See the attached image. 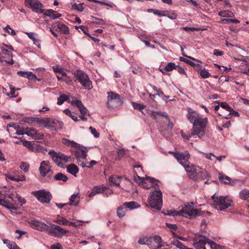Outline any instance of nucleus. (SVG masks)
<instances>
[{"mask_svg":"<svg viewBox=\"0 0 249 249\" xmlns=\"http://www.w3.org/2000/svg\"><path fill=\"white\" fill-rule=\"evenodd\" d=\"M67 99V97L66 96L61 95L58 98L57 104L59 105H61L64 102V101H66Z\"/></svg>","mask_w":249,"mask_h":249,"instance_id":"nucleus-54","label":"nucleus"},{"mask_svg":"<svg viewBox=\"0 0 249 249\" xmlns=\"http://www.w3.org/2000/svg\"><path fill=\"white\" fill-rule=\"evenodd\" d=\"M208 124L207 118H202L200 117L193 123L192 132L188 135H185L182 131L181 132V136L187 140H189L192 137L197 136L200 138L204 136L205 128Z\"/></svg>","mask_w":249,"mask_h":249,"instance_id":"nucleus-1","label":"nucleus"},{"mask_svg":"<svg viewBox=\"0 0 249 249\" xmlns=\"http://www.w3.org/2000/svg\"><path fill=\"white\" fill-rule=\"evenodd\" d=\"M211 240L200 233L196 234L193 239V245L196 249H209Z\"/></svg>","mask_w":249,"mask_h":249,"instance_id":"nucleus-7","label":"nucleus"},{"mask_svg":"<svg viewBox=\"0 0 249 249\" xmlns=\"http://www.w3.org/2000/svg\"><path fill=\"white\" fill-rule=\"evenodd\" d=\"M213 200V205L214 207L218 210H224L231 205L232 200L228 196H218L214 194L212 196Z\"/></svg>","mask_w":249,"mask_h":249,"instance_id":"nucleus-6","label":"nucleus"},{"mask_svg":"<svg viewBox=\"0 0 249 249\" xmlns=\"http://www.w3.org/2000/svg\"><path fill=\"white\" fill-rule=\"evenodd\" d=\"M193 205V203H188L185 205L182 210L178 211H169L166 214L173 216H182L189 219L193 218L196 216L202 214V212L198 209H194Z\"/></svg>","mask_w":249,"mask_h":249,"instance_id":"nucleus-2","label":"nucleus"},{"mask_svg":"<svg viewBox=\"0 0 249 249\" xmlns=\"http://www.w3.org/2000/svg\"><path fill=\"white\" fill-rule=\"evenodd\" d=\"M62 142L65 145L67 146H71L72 147H75L78 146L79 144L73 141H71L66 138H63Z\"/></svg>","mask_w":249,"mask_h":249,"instance_id":"nucleus-34","label":"nucleus"},{"mask_svg":"<svg viewBox=\"0 0 249 249\" xmlns=\"http://www.w3.org/2000/svg\"><path fill=\"white\" fill-rule=\"evenodd\" d=\"M80 201V196L78 193L73 194L70 198L69 202L67 203L68 205L77 206Z\"/></svg>","mask_w":249,"mask_h":249,"instance_id":"nucleus-25","label":"nucleus"},{"mask_svg":"<svg viewBox=\"0 0 249 249\" xmlns=\"http://www.w3.org/2000/svg\"><path fill=\"white\" fill-rule=\"evenodd\" d=\"M71 104L73 106H75L78 107H80L83 104L82 103V102L80 100H73L71 102Z\"/></svg>","mask_w":249,"mask_h":249,"instance_id":"nucleus-55","label":"nucleus"},{"mask_svg":"<svg viewBox=\"0 0 249 249\" xmlns=\"http://www.w3.org/2000/svg\"><path fill=\"white\" fill-rule=\"evenodd\" d=\"M53 69L55 73H59V74L64 70L63 68L59 66H53Z\"/></svg>","mask_w":249,"mask_h":249,"instance_id":"nucleus-62","label":"nucleus"},{"mask_svg":"<svg viewBox=\"0 0 249 249\" xmlns=\"http://www.w3.org/2000/svg\"><path fill=\"white\" fill-rule=\"evenodd\" d=\"M172 244L179 249H183L185 245L178 240L173 241Z\"/></svg>","mask_w":249,"mask_h":249,"instance_id":"nucleus-53","label":"nucleus"},{"mask_svg":"<svg viewBox=\"0 0 249 249\" xmlns=\"http://www.w3.org/2000/svg\"><path fill=\"white\" fill-rule=\"evenodd\" d=\"M200 69L201 68L199 69V70H198L199 71V74H200L202 78H207L211 76V74L209 72L208 70H207L205 69H204L203 70Z\"/></svg>","mask_w":249,"mask_h":249,"instance_id":"nucleus-44","label":"nucleus"},{"mask_svg":"<svg viewBox=\"0 0 249 249\" xmlns=\"http://www.w3.org/2000/svg\"><path fill=\"white\" fill-rule=\"evenodd\" d=\"M7 177L12 180L16 181H24L25 180V177L24 175H22L18 178H16L13 175H8Z\"/></svg>","mask_w":249,"mask_h":249,"instance_id":"nucleus-47","label":"nucleus"},{"mask_svg":"<svg viewBox=\"0 0 249 249\" xmlns=\"http://www.w3.org/2000/svg\"><path fill=\"white\" fill-rule=\"evenodd\" d=\"M20 168L22 169L25 173H27L29 171V164L25 162H22L20 165Z\"/></svg>","mask_w":249,"mask_h":249,"instance_id":"nucleus-49","label":"nucleus"},{"mask_svg":"<svg viewBox=\"0 0 249 249\" xmlns=\"http://www.w3.org/2000/svg\"><path fill=\"white\" fill-rule=\"evenodd\" d=\"M67 170L69 173L75 177L76 176V174L79 171L78 167L74 164H71L67 166Z\"/></svg>","mask_w":249,"mask_h":249,"instance_id":"nucleus-31","label":"nucleus"},{"mask_svg":"<svg viewBox=\"0 0 249 249\" xmlns=\"http://www.w3.org/2000/svg\"><path fill=\"white\" fill-rule=\"evenodd\" d=\"M63 81L65 82L66 83L69 85H71L73 84V82L71 79V77L69 76L68 75L66 76V77H64Z\"/></svg>","mask_w":249,"mask_h":249,"instance_id":"nucleus-58","label":"nucleus"},{"mask_svg":"<svg viewBox=\"0 0 249 249\" xmlns=\"http://www.w3.org/2000/svg\"><path fill=\"white\" fill-rule=\"evenodd\" d=\"M4 30L6 32L12 36H15L16 34V32L12 29L9 25H7L4 28Z\"/></svg>","mask_w":249,"mask_h":249,"instance_id":"nucleus-57","label":"nucleus"},{"mask_svg":"<svg viewBox=\"0 0 249 249\" xmlns=\"http://www.w3.org/2000/svg\"><path fill=\"white\" fill-rule=\"evenodd\" d=\"M62 126V122L50 118H44L43 126L51 131L61 129Z\"/></svg>","mask_w":249,"mask_h":249,"instance_id":"nucleus-10","label":"nucleus"},{"mask_svg":"<svg viewBox=\"0 0 249 249\" xmlns=\"http://www.w3.org/2000/svg\"><path fill=\"white\" fill-rule=\"evenodd\" d=\"M60 155V158L61 161H63L65 162H68L71 161V159L69 156H67L65 155L64 154L59 153Z\"/></svg>","mask_w":249,"mask_h":249,"instance_id":"nucleus-51","label":"nucleus"},{"mask_svg":"<svg viewBox=\"0 0 249 249\" xmlns=\"http://www.w3.org/2000/svg\"><path fill=\"white\" fill-rule=\"evenodd\" d=\"M64 112L67 115L69 116L75 122L78 121L77 117L75 116L72 112H71V111L69 109H65Z\"/></svg>","mask_w":249,"mask_h":249,"instance_id":"nucleus-46","label":"nucleus"},{"mask_svg":"<svg viewBox=\"0 0 249 249\" xmlns=\"http://www.w3.org/2000/svg\"><path fill=\"white\" fill-rule=\"evenodd\" d=\"M75 148L78 149V150H77L74 152L75 156L77 158V160L80 159L83 160H86V161H87L88 163V161L87 160V153L88 151V149H87V148L80 144H79L78 146L75 147Z\"/></svg>","mask_w":249,"mask_h":249,"instance_id":"nucleus-16","label":"nucleus"},{"mask_svg":"<svg viewBox=\"0 0 249 249\" xmlns=\"http://www.w3.org/2000/svg\"><path fill=\"white\" fill-rule=\"evenodd\" d=\"M52 27L56 29V31L61 34H68L69 33L68 27L60 22H56L53 24Z\"/></svg>","mask_w":249,"mask_h":249,"instance_id":"nucleus-22","label":"nucleus"},{"mask_svg":"<svg viewBox=\"0 0 249 249\" xmlns=\"http://www.w3.org/2000/svg\"><path fill=\"white\" fill-rule=\"evenodd\" d=\"M188 113L186 115V117L188 120L191 123H194L199 117L198 114L196 111L189 107L186 108Z\"/></svg>","mask_w":249,"mask_h":249,"instance_id":"nucleus-21","label":"nucleus"},{"mask_svg":"<svg viewBox=\"0 0 249 249\" xmlns=\"http://www.w3.org/2000/svg\"><path fill=\"white\" fill-rule=\"evenodd\" d=\"M149 239V237H143L141 238L139 241V244L141 245H145L148 244V240Z\"/></svg>","mask_w":249,"mask_h":249,"instance_id":"nucleus-59","label":"nucleus"},{"mask_svg":"<svg viewBox=\"0 0 249 249\" xmlns=\"http://www.w3.org/2000/svg\"><path fill=\"white\" fill-rule=\"evenodd\" d=\"M157 115L162 116L168 120H169L168 116L167 114L165 112H160V111H153L152 114L151 115L152 117L154 119H156V116Z\"/></svg>","mask_w":249,"mask_h":249,"instance_id":"nucleus-38","label":"nucleus"},{"mask_svg":"<svg viewBox=\"0 0 249 249\" xmlns=\"http://www.w3.org/2000/svg\"><path fill=\"white\" fill-rule=\"evenodd\" d=\"M126 213V208L122 205L117 209V215L120 217L122 218L125 215Z\"/></svg>","mask_w":249,"mask_h":249,"instance_id":"nucleus-40","label":"nucleus"},{"mask_svg":"<svg viewBox=\"0 0 249 249\" xmlns=\"http://www.w3.org/2000/svg\"><path fill=\"white\" fill-rule=\"evenodd\" d=\"M22 142L24 146L27 147L32 152L41 153H45L47 152V150L45 148L37 143L32 142L25 140L22 141Z\"/></svg>","mask_w":249,"mask_h":249,"instance_id":"nucleus-13","label":"nucleus"},{"mask_svg":"<svg viewBox=\"0 0 249 249\" xmlns=\"http://www.w3.org/2000/svg\"><path fill=\"white\" fill-rule=\"evenodd\" d=\"M108 97H107V104L108 107H110V105L111 104V101L112 100H117L119 101L121 100L120 95L116 93L113 91H110L107 92Z\"/></svg>","mask_w":249,"mask_h":249,"instance_id":"nucleus-29","label":"nucleus"},{"mask_svg":"<svg viewBox=\"0 0 249 249\" xmlns=\"http://www.w3.org/2000/svg\"><path fill=\"white\" fill-rule=\"evenodd\" d=\"M149 205L152 208L160 210L162 206V195L161 191L158 188H155L154 191L151 193L148 197Z\"/></svg>","mask_w":249,"mask_h":249,"instance_id":"nucleus-5","label":"nucleus"},{"mask_svg":"<svg viewBox=\"0 0 249 249\" xmlns=\"http://www.w3.org/2000/svg\"><path fill=\"white\" fill-rule=\"evenodd\" d=\"M26 123H31L33 126H43L44 118L31 117L26 119Z\"/></svg>","mask_w":249,"mask_h":249,"instance_id":"nucleus-23","label":"nucleus"},{"mask_svg":"<svg viewBox=\"0 0 249 249\" xmlns=\"http://www.w3.org/2000/svg\"><path fill=\"white\" fill-rule=\"evenodd\" d=\"M18 74L29 80H34V79L36 78V76L31 71H20L18 72Z\"/></svg>","mask_w":249,"mask_h":249,"instance_id":"nucleus-30","label":"nucleus"},{"mask_svg":"<svg viewBox=\"0 0 249 249\" xmlns=\"http://www.w3.org/2000/svg\"><path fill=\"white\" fill-rule=\"evenodd\" d=\"M53 178L56 180H61L63 182H66L68 179L65 175L61 173H58L56 174L53 177Z\"/></svg>","mask_w":249,"mask_h":249,"instance_id":"nucleus-36","label":"nucleus"},{"mask_svg":"<svg viewBox=\"0 0 249 249\" xmlns=\"http://www.w3.org/2000/svg\"><path fill=\"white\" fill-rule=\"evenodd\" d=\"M208 246H210V248H209V249H225V247L224 246L218 245L212 240L210 242Z\"/></svg>","mask_w":249,"mask_h":249,"instance_id":"nucleus-41","label":"nucleus"},{"mask_svg":"<svg viewBox=\"0 0 249 249\" xmlns=\"http://www.w3.org/2000/svg\"><path fill=\"white\" fill-rule=\"evenodd\" d=\"M94 191L97 194L104 193L107 188L106 186H96L93 187Z\"/></svg>","mask_w":249,"mask_h":249,"instance_id":"nucleus-43","label":"nucleus"},{"mask_svg":"<svg viewBox=\"0 0 249 249\" xmlns=\"http://www.w3.org/2000/svg\"><path fill=\"white\" fill-rule=\"evenodd\" d=\"M43 14L44 16L49 17L53 19L58 18L62 16L61 14L52 9L45 10Z\"/></svg>","mask_w":249,"mask_h":249,"instance_id":"nucleus-26","label":"nucleus"},{"mask_svg":"<svg viewBox=\"0 0 249 249\" xmlns=\"http://www.w3.org/2000/svg\"><path fill=\"white\" fill-rule=\"evenodd\" d=\"M47 224H49L47 233L50 235L55 237L61 238L66 233L68 232L67 230L64 229L58 225L48 222Z\"/></svg>","mask_w":249,"mask_h":249,"instance_id":"nucleus-9","label":"nucleus"},{"mask_svg":"<svg viewBox=\"0 0 249 249\" xmlns=\"http://www.w3.org/2000/svg\"><path fill=\"white\" fill-rule=\"evenodd\" d=\"M71 8L73 10H77V11L81 12H83L84 10V7L83 6V5L84 4V3L83 2L80 3L79 4H77L76 3L73 2V3H71Z\"/></svg>","mask_w":249,"mask_h":249,"instance_id":"nucleus-35","label":"nucleus"},{"mask_svg":"<svg viewBox=\"0 0 249 249\" xmlns=\"http://www.w3.org/2000/svg\"><path fill=\"white\" fill-rule=\"evenodd\" d=\"M232 13L228 10L221 11L219 12L218 15L223 17H231Z\"/></svg>","mask_w":249,"mask_h":249,"instance_id":"nucleus-48","label":"nucleus"},{"mask_svg":"<svg viewBox=\"0 0 249 249\" xmlns=\"http://www.w3.org/2000/svg\"><path fill=\"white\" fill-rule=\"evenodd\" d=\"M187 57L190 59L194 60L195 61L197 62L198 63H196L191 60H189L188 59L183 57H180L179 58V60L181 61L184 62L185 63L189 64L190 66H191L192 67H195L196 69L197 70H199V69L201 68V66L199 64V63H202V62L201 61L196 59L194 58H193L192 57H191V56H187Z\"/></svg>","mask_w":249,"mask_h":249,"instance_id":"nucleus-19","label":"nucleus"},{"mask_svg":"<svg viewBox=\"0 0 249 249\" xmlns=\"http://www.w3.org/2000/svg\"><path fill=\"white\" fill-rule=\"evenodd\" d=\"M51 171V166L48 160H43L41 162L39 171L42 177H45Z\"/></svg>","mask_w":249,"mask_h":249,"instance_id":"nucleus-17","label":"nucleus"},{"mask_svg":"<svg viewBox=\"0 0 249 249\" xmlns=\"http://www.w3.org/2000/svg\"><path fill=\"white\" fill-rule=\"evenodd\" d=\"M25 4L36 13H43L44 12L43 4L38 0H25Z\"/></svg>","mask_w":249,"mask_h":249,"instance_id":"nucleus-14","label":"nucleus"},{"mask_svg":"<svg viewBox=\"0 0 249 249\" xmlns=\"http://www.w3.org/2000/svg\"><path fill=\"white\" fill-rule=\"evenodd\" d=\"M33 195L42 203H48L52 199V195L50 192L40 190L33 192Z\"/></svg>","mask_w":249,"mask_h":249,"instance_id":"nucleus-11","label":"nucleus"},{"mask_svg":"<svg viewBox=\"0 0 249 249\" xmlns=\"http://www.w3.org/2000/svg\"><path fill=\"white\" fill-rule=\"evenodd\" d=\"M132 103L133 108L135 109H138L140 111H142V110L144 109L145 107V106L142 104H140L134 102H132Z\"/></svg>","mask_w":249,"mask_h":249,"instance_id":"nucleus-52","label":"nucleus"},{"mask_svg":"<svg viewBox=\"0 0 249 249\" xmlns=\"http://www.w3.org/2000/svg\"><path fill=\"white\" fill-rule=\"evenodd\" d=\"M177 65L175 63L173 62H169L168 63L165 67L164 68L165 71H172L173 70H175L176 68Z\"/></svg>","mask_w":249,"mask_h":249,"instance_id":"nucleus-45","label":"nucleus"},{"mask_svg":"<svg viewBox=\"0 0 249 249\" xmlns=\"http://www.w3.org/2000/svg\"><path fill=\"white\" fill-rule=\"evenodd\" d=\"M73 75L85 89H92V83L89 77L83 71L77 70L73 73Z\"/></svg>","mask_w":249,"mask_h":249,"instance_id":"nucleus-8","label":"nucleus"},{"mask_svg":"<svg viewBox=\"0 0 249 249\" xmlns=\"http://www.w3.org/2000/svg\"><path fill=\"white\" fill-rule=\"evenodd\" d=\"M220 106L223 108L225 109V110L230 111L231 109V108L227 103L222 102L220 104Z\"/></svg>","mask_w":249,"mask_h":249,"instance_id":"nucleus-60","label":"nucleus"},{"mask_svg":"<svg viewBox=\"0 0 249 249\" xmlns=\"http://www.w3.org/2000/svg\"><path fill=\"white\" fill-rule=\"evenodd\" d=\"M177 14L174 11H169L168 10L165 11L164 17H167L171 19H175L177 18Z\"/></svg>","mask_w":249,"mask_h":249,"instance_id":"nucleus-39","label":"nucleus"},{"mask_svg":"<svg viewBox=\"0 0 249 249\" xmlns=\"http://www.w3.org/2000/svg\"><path fill=\"white\" fill-rule=\"evenodd\" d=\"M239 197L244 200L249 202V190L244 189L239 192Z\"/></svg>","mask_w":249,"mask_h":249,"instance_id":"nucleus-33","label":"nucleus"},{"mask_svg":"<svg viewBox=\"0 0 249 249\" xmlns=\"http://www.w3.org/2000/svg\"><path fill=\"white\" fill-rule=\"evenodd\" d=\"M134 168L138 169V171H134V179L143 188L149 189L151 187H155L156 186L158 185L153 178H150L149 177L141 178L138 175V172L140 173L141 171H142V169L141 165H136L134 166Z\"/></svg>","mask_w":249,"mask_h":249,"instance_id":"nucleus-4","label":"nucleus"},{"mask_svg":"<svg viewBox=\"0 0 249 249\" xmlns=\"http://www.w3.org/2000/svg\"><path fill=\"white\" fill-rule=\"evenodd\" d=\"M25 134L34 139L40 140L44 137L43 133H38L37 130L35 128H28Z\"/></svg>","mask_w":249,"mask_h":249,"instance_id":"nucleus-20","label":"nucleus"},{"mask_svg":"<svg viewBox=\"0 0 249 249\" xmlns=\"http://www.w3.org/2000/svg\"><path fill=\"white\" fill-rule=\"evenodd\" d=\"M219 180L225 184H230L233 185L235 183V181L232 180L231 178L227 176L223 175L221 174H219Z\"/></svg>","mask_w":249,"mask_h":249,"instance_id":"nucleus-28","label":"nucleus"},{"mask_svg":"<svg viewBox=\"0 0 249 249\" xmlns=\"http://www.w3.org/2000/svg\"><path fill=\"white\" fill-rule=\"evenodd\" d=\"M123 205L125 208H128L129 210H132L138 207V203L133 201L126 202L124 203Z\"/></svg>","mask_w":249,"mask_h":249,"instance_id":"nucleus-37","label":"nucleus"},{"mask_svg":"<svg viewBox=\"0 0 249 249\" xmlns=\"http://www.w3.org/2000/svg\"><path fill=\"white\" fill-rule=\"evenodd\" d=\"M6 194H2L0 191V204L5 206V204L7 203V201L6 200Z\"/></svg>","mask_w":249,"mask_h":249,"instance_id":"nucleus-50","label":"nucleus"},{"mask_svg":"<svg viewBox=\"0 0 249 249\" xmlns=\"http://www.w3.org/2000/svg\"><path fill=\"white\" fill-rule=\"evenodd\" d=\"M0 62L4 65L13 64L14 61L12 53L8 49L1 48L0 52Z\"/></svg>","mask_w":249,"mask_h":249,"instance_id":"nucleus-12","label":"nucleus"},{"mask_svg":"<svg viewBox=\"0 0 249 249\" xmlns=\"http://www.w3.org/2000/svg\"><path fill=\"white\" fill-rule=\"evenodd\" d=\"M54 222H55L58 224H62L63 225H68L69 221L64 217L57 216L56 219L53 220Z\"/></svg>","mask_w":249,"mask_h":249,"instance_id":"nucleus-42","label":"nucleus"},{"mask_svg":"<svg viewBox=\"0 0 249 249\" xmlns=\"http://www.w3.org/2000/svg\"><path fill=\"white\" fill-rule=\"evenodd\" d=\"M121 178V176L113 175L109 178L108 180L110 182L112 183L114 185L117 186H119Z\"/></svg>","mask_w":249,"mask_h":249,"instance_id":"nucleus-32","label":"nucleus"},{"mask_svg":"<svg viewBox=\"0 0 249 249\" xmlns=\"http://www.w3.org/2000/svg\"><path fill=\"white\" fill-rule=\"evenodd\" d=\"M89 129L90 130L91 134L95 137V138H98L100 136L99 133L92 126H90L89 127Z\"/></svg>","mask_w":249,"mask_h":249,"instance_id":"nucleus-56","label":"nucleus"},{"mask_svg":"<svg viewBox=\"0 0 249 249\" xmlns=\"http://www.w3.org/2000/svg\"><path fill=\"white\" fill-rule=\"evenodd\" d=\"M31 226L38 231H46L48 233L49 224H46L44 222L38 221H35L31 223Z\"/></svg>","mask_w":249,"mask_h":249,"instance_id":"nucleus-18","label":"nucleus"},{"mask_svg":"<svg viewBox=\"0 0 249 249\" xmlns=\"http://www.w3.org/2000/svg\"><path fill=\"white\" fill-rule=\"evenodd\" d=\"M51 249H63V248L59 243H57L52 245L51 246Z\"/></svg>","mask_w":249,"mask_h":249,"instance_id":"nucleus-63","label":"nucleus"},{"mask_svg":"<svg viewBox=\"0 0 249 249\" xmlns=\"http://www.w3.org/2000/svg\"><path fill=\"white\" fill-rule=\"evenodd\" d=\"M169 153L171 154H173L174 157L183 167L184 165H187L190 163L188 162V160L190 158V155L188 151H185L183 153H180L178 152H169Z\"/></svg>","mask_w":249,"mask_h":249,"instance_id":"nucleus-15","label":"nucleus"},{"mask_svg":"<svg viewBox=\"0 0 249 249\" xmlns=\"http://www.w3.org/2000/svg\"><path fill=\"white\" fill-rule=\"evenodd\" d=\"M8 247L9 249H20V248L16 245L15 242L9 243Z\"/></svg>","mask_w":249,"mask_h":249,"instance_id":"nucleus-64","label":"nucleus"},{"mask_svg":"<svg viewBox=\"0 0 249 249\" xmlns=\"http://www.w3.org/2000/svg\"><path fill=\"white\" fill-rule=\"evenodd\" d=\"M188 177L193 179L205 178L210 177L209 174L204 169L190 163L184 165Z\"/></svg>","mask_w":249,"mask_h":249,"instance_id":"nucleus-3","label":"nucleus"},{"mask_svg":"<svg viewBox=\"0 0 249 249\" xmlns=\"http://www.w3.org/2000/svg\"><path fill=\"white\" fill-rule=\"evenodd\" d=\"M49 154L53 160L56 163L57 165L60 167H63V163L61 162L60 155L59 153H56L53 151H50L49 152Z\"/></svg>","mask_w":249,"mask_h":249,"instance_id":"nucleus-24","label":"nucleus"},{"mask_svg":"<svg viewBox=\"0 0 249 249\" xmlns=\"http://www.w3.org/2000/svg\"><path fill=\"white\" fill-rule=\"evenodd\" d=\"M151 241L152 243L154 245V249H159L162 246V240L161 238L159 236H155L154 237H151Z\"/></svg>","mask_w":249,"mask_h":249,"instance_id":"nucleus-27","label":"nucleus"},{"mask_svg":"<svg viewBox=\"0 0 249 249\" xmlns=\"http://www.w3.org/2000/svg\"><path fill=\"white\" fill-rule=\"evenodd\" d=\"M79 109L82 115H86L88 112V109L83 105L79 108Z\"/></svg>","mask_w":249,"mask_h":249,"instance_id":"nucleus-61","label":"nucleus"}]
</instances>
